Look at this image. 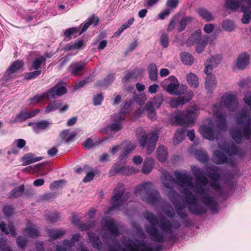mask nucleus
Returning <instances> with one entry per match:
<instances>
[{
    "instance_id": "obj_55",
    "label": "nucleus",
    "mask_w": 251,
    "mask_h": 251,
    "mask_svg": "<svg viewBox=\"0 0 251 251\" xmlns=\"http://www.w3.org/2000/svg\"><path fill=\"white\" fill-rule=\"evenodd\" d=\"M24 191V186L21 185L18 188L14 189L11 192V197L17 198L20 196Z\"/></svg>"
},
{
    "instance_id": "obj_42",
    "label": "nucleus",
    "mask_w": 251,
    "mask_h": 251,
    "mask_svg": "<svg viewBox=\"0 0 251 251\" xmlns=\"http://www.w3.org/2000/svg\"><path fill=\"white\" fill-rule=\"evenodd\" d=\"M146 109L147 111L149 117L154 120L156 118V113L154 109L153 106L151 102H148L146 104Z\"/></svg>"
},
{
    "instance_id": "obj_58",
    "label": "nucleus",
    "mask_w": 251,
    "mask_h": 251,
    "mask_svg": "<svg viewBox=\"0 0 251 251\" xmlns=\"http://www.w3.org/2000/svg\"><path fill=\"white\" fill-rule=\"evenodd\" d=\"M206 46V42L205 41H203L202 40H200L198 42V44L196 47V51L200 53H201L204 50L205 47Z\"/></svg>"
},
{
    "instance_id": "obj_48",
    "label": "nucleus",
    "mask_w": 251,
    "mask_h": 251,
    "mask_svg": "<svg viewBox=\"0 0 251 251\" xmlns=\"http://www.w3.org/2000/svg\"><path fill=\"white\" fill-rule=\"evenodd\" d=\"M100 142V140L98 141H94L92 139V138H89L83 142V145L86 149L89 150L99 144Z\"/></svg>"
},
{
    "instance_id": "obj_33",
    "label": "nucleus",
    "mask_w": 251,
    "mask_h": 251,
    "mask_svg": "<svg viewBox=\"0 0 251 251\" xmlns=\"http://www.w3.org/2000/svg\"><path fill=\"white\" fill-rule=\"evenodd\" d=\"M187 80L192 87L197 88L199 85V79L196 75L190 73L187 75Z\"/></svg>"
},
{
    "instance_id": "obj_9",
    "label": "nucleus",
    "mask_w": 251,
    "mask_h": 251,
    "mask_svg": "<svg viewBox=\"0 0 251 251\" xmlns=\"http://www.w3.org/2000/svg\"><path fill=\"white\" fill-rule=\"evenodd\" d=\"M137 139L142 147H147V151L151 154L154 150L156 143L158 139L157 133H152L151 134H147L145 131L137 132Z\"/></svg>"
},
{
    "instance_id": "obj_63",
    "label": "nucleus",
    "mask_w": 251,
    "mask_h": 251,
    "mask_svg": "<svg viewBox=\"0 0 251 251\" xmlns=\"http://www.w3.org/2000/svg\"><path fill=\"white\" fill-rule=\"evenodd\" d=\"M191 20L190 18H183L182 19L179 23V26L177 30L178 32H181L184 29L186 25V22L190 21Z\"/></svg>"
},
{
    "instance_id": "obj_21",
    "label": "nucleus",
    "mask_w": 251,
    "mask_h": 251,
    "mask_svg": "<svg viewBox=\"0 0 251 251\" xmlns=\"http://www.w3.org/2000/svg\"><path fill=\"white\" fill-rule=\"evenodd\" d=\"M39 112V110L37 109L29 112L22 111L16 116V117L14 118V122H23L26 120V119L35 116Z\"/></svg>"
},
{
    "instance_id": "obj_29",
    "label": "nucleus",
    "mask_w": 251,
    "mask_h": 251,
    "mask_svg": "<svg viewBox=\"0 0 251 251\" xmlns=\"http://www.w3.org/2000/svg\"><path fill=\"white\" fill-rule=\"evenodd\" d=\"M156 157L158 160L162 162L166 161L168 157L166 149L162 146H160L157 150Z\"/></svg>"
},
{
    "instance_id": "obj_20",
    "label": "nucleus",
    "mask_w": 251,
    "mask_h": 251,
    "mask_svg": "<svg viewBox=\"0 0 251 251\" xmlns=\"http://www.w3.org/2000/svg\"><path fill=\"white\" fill-rule=\"evenodd\" d=\"M250 61V56L246 52L240 54L238 57L236 66V67L240 70L245 69L248 65Z\"/></svg>"
},
{
    "instance_id": "obj_53",
    "label": "nucleus",
    "mask_w": 251,
    "mask_h": 251,
    "mask_svg": "<svg viewBox=\"0 0 251 251\" xmlns=\"http://www.w3.org/2000/svg\"><path fill=\"white\" fill-rule=\"evenodd\" d=\"M223 27L226 30L232 31L234 28V23L232 21L226 20L223 22L222 24Z\"/></svg>"
},
{
    "instance_id": "obj_27",
    "label": "nucleus",
    "mask_w": 251,
    "mask_h": 251,
    "mask_svg": "<svg viewBox=\"0 0 251 251\" xmlns=\"http://www.w3.org/2000/svg\"><path fill=\"white\" fill-rule=\"evenodd\" d=\"M84 46V41L82 40H78L73 43H70L65 46L64 49L66 51L71 50H80Z\"/></svg>"
},
{
    "instance_id": "obj_52",
    "label": "nucleus",
    "mask_w": 251,
    "mask_h": 251,
    "mask_svg": "<svg viewBox=\"0 0 251 251\" xmlns=\"http://www.w3.org/2000/svg\"><path fill=\"white\" fill-rule=\"evenodd\" d=\"M163 101V97L162 95H157L153 98L152 101H151L152 102V104L154 106L159 108L160 106L161 105Z\"/></svg>"
},
{
    "instance_id": "obj_39",
    "label": "nucleus",
    "mask_w": 251,
    "mask_h": 251,
    "mask_svg": "<svg viewBox=\"0 0 251 251\" xmlns=\"http://www.w3.org/2000/svg\"><path fill=\"white\" fill-rule=\"evenodd\" d=\"M149 73L150 78L153 81L157 79V68L155 64H151L149 67Z\"/></svg>"
},
{
    "instance_id": "obj_22",
    "label": "nucleus",
    "mask_w": 251,
    "mask_h": 251,
    "mask_svg": "<svg viewBox=\"0 0 251 251\" xmlns=\"http://www.w3.org/2000/svg\"><path fill=\"white\" fill-rule=\"evenodd\" d=\"M247 4V6H242L241 11L244 13V15L242 19L243 23L247 24L249 23L251 16V0H245Z\"/></svg>"
},
{
    "instance_id": "obj_5",
    "label": "nucleus",
    "mask_w": 251,
    "mask_h": 251,
    "mask_svg": "<svg viewBox=\"0 0 251 251\" xmlns=\"http://www.w3.org/2000/svg\"><path fill=\"white\" fill-rule=\"evenodd\" d=\"M134 193L140 196L141 199L151 205L158 204L160 197L154 185L151 182H147L136 186Z\"/></svg>"
},
{
    "instance_id": "obj_4",
    "label": "nucleus",
    "mask_w": 251,
    "mask_h": 251,
    "mask_svg": "<svg viewBox=\"0 0 251 251\" xmlns=\"http://www.w3.org/2000/svg\"><path fill=\"white\" fill-rule=\"evenodd\" d=\"M245 103L251 107V92H248L244 98ZM237 123L243 126V130L235 127L231 129L230 135L234 141L238 144L242 143L244 138L251 139V118L250 112L243 109L236 118Z\"/></svg>"
},
{
    "instance_id": "obj_16",
    "label": "nucleus",
    "mask_w": 251,
    "mask_h": 251,
    "mask_svg": "<svg viewBox=\"0 0 251 251\" xmlns=\"http://www.w3.org/2000/svg\"><path fill=\"white\" fill-rule=\"evenodd\" d=\"M213 161L216 164H221L224 163H227L231 166H234L235 162L232 157L227 158L223 152L220 151H216L214 152L213 156Z\"/></svg>"
},
{
    "instance_id": "obj_31",
    "label": "nucleus",
    "mask_w": 251,
    "mask_h": 251,
    "mask_svg": "<svg viewBox=\"0 0 251 251\" xmlns=\"http://www.w3.org/2000/svg\"><path fill=\"white\" fill-rule=\"evenodd\" d=\"M0 229L5 234H10L13 236H16V232L12 223L9 224L8 228L6 227V224L4 222H1L0 224Z\"/></svg>"
},
{
    "instance_id": "obj_18",
    "label": "nucleus",
    "mask_w": 251,
    "mask_h": 251,
    "mask_svg": "<svg viewBox=\"0 0 251 251\" xmlns=\"http://www.w3.org/2000/svg\"><path fill=\"white\" fill-rule=\"evenodd\" d=\"M207 76L205 78V88L207 93H212L217 86V82L215 76L210 72L206 74Z\"/></svg>"
},
{
    "instance_id": "obj_51",
    "label": "nucleus",
    "mask_w": 251,
    "mask_h": 251,
    "mask_svg": "<svg viewBox=\"0 0 251 251\" xmlns=\"http://www.w3.org/2000/svg\"><path fill=\"white\" fill-rule=\"evenodd\" d=\"M139 171V170L134 167H122V172L123 174L126 175H130L133 173H136Z\"/></svg>"
},
{
    "instance_id": "obj_38",
    "label": "nucleus",
    "mask_w": 251,
    "mask_h": 251,
    "mask_svg": "<svg viewBox=\"0 0 251 251\" xmlns=\"http://www.w3.org/2000/svg\"><path fill=\"white\" fill-rule=\"evenodd\" d=\"M46 58L44 56H41L36 58L32 62L31 67L29 68L30 70H35L36 71L39 70L41 66L43 63H45Z\"/></svg>"
},
{
    "instance_id": "obj_28",
    "label": "nucleus",
    "mask_w": 251,
    "mask_h": 251,
    "mask_svg": "<svg viewBox=\"0 0 251 251\" xmlns=\"http://www.w3.org/2000/svg\"><path fill=\"white\" fill-rule=\"evenodd\" d=\"M24 66V62L21 60H17L14 61L12 64L9 67L6 72V74L10 75L14 74L16 71L21 69Z\"/></svg>"
},
{
    "instance_id": "obj_62",
    "label": "nucleus",
    "mask_w": 251,
    "mask_h": 251,
    "mask_svg": "<svg viewBox=\"0 0 251 251\" xmlns=\"http://www.w3.org/2000/svg\"><path fill=\"white\" fill-rule=\"evenodd\" d=\"M6 239L1 238L0 239V248L2 251H11L9 247L6 246Z\"/></svg>"
},
{
    "instance_id": "obj_8",
    "label": "nucleus",
    "mask_w": 251,
    "mask_h": 251,
    "mask_svg": "<svg viewBox=\"0 0 251 251\" xmlns=\"http://www.w3.org/2000/svg\"><path fill=\"white\" fill-rule=\"evenodd\" d=\"M124 185L122 184H118L115 188L114 194L111 201L112 206L109 208L106 214L110 213L112 210L125 205L127 201H131V200H128V194H124Z\"/></svg>"
},
{
    "instance_id": "obj_3",
    "label": "nucleus",
    "mask_w": 251,
    "mask_h": 251,
    "mask_svg": "<svg viewBox=\"0 0 251 251\" xmlns=\"http://www.w3.org/2000/svg\"><path fill=\"white\" fill-rule=\"evenodd\" d=\"M238 105L236 96L231 93H225L221 98L219 103L214 104L212 107V112L216 118V125L219 130L225 131L226 129V109L229 111L236 110Z\"/></svg>"
},
{
    "instance_id": "obj_46",
    "label": "nucleus",
    "mask_w": 251,
    "mask_h": 251,
    "mask_svg": "<svg viewBox=\"0 0 251 251\" xmlns=\"http://www.w3.org/2000/svg\"><path fill=\"white\" fill-rule=\"evenodd\" d=\"M163 211L169 218H173L175 214L173 208L168 204L164 205Z\"/></svg>"
},
{
    "instance_id": "obj_36",
    "label": "nucleus",
    "mask_w": 251,
    "mask_h": 251,
    "mask_svg": "<svg viewBox=\"0 0 251 251\" xmlns=\"http://www.w3.org/2000/svg\"><path fill=\"white\" fill-rule=\"evenodd\" d=\"M201 30H197L189 37L186 43L188 46H191L195 42L201 40Z\"/></svg>"
},
{
    "instance_id": "obj_50",
    "label": "nucleus",
    "mask_w": 251,
    "mask_h": 251,
    "mask_svg": "<svg viewBox=\"0 0 251 251\" xmlns=\"http://www.w3.org/2000/svg\"><path fill=\"white\" fill-rule=\"evenodd\" d=\"M114 80V76L112 75H108L103 81L99 82L98 86L101 87H107Z\"/></svg>"
},
{
    "instance_id": "obj_45",
    "label": "nucleus",
    "mask_w": 251,
    "mask_h": 251,
    "mask_svg": "<svg viewBox=\"0 0 251 251\" xmlns=\"http://www.w3.org/2000/svg\"><path fill=\"white\" fill-rule=\"evenodd\" d=\"M196 158L201 162L205 163L208 161V156L207 153L201 150L197 151L195 153Z\"/></svg>"
},
{
    "instance_id": "obj_24",
    "label": "nucleus",
    "mask_w": 251,
    "mask_h": 251,
    "mask_svg": "<svg viewBox=\"0 0 251 251\" xmlns=\"http://www.w3.org/2000/svg\"><path fill=\"white\" fill-rule=\"evenodd\" d=\"M43 159L42 157H35L34 154L27 153L25 154L22 158L23 166H26L30 164L39 161Z\"/></svg>"
},
{
    "instance_id": "obj_2",
    "label": "nucleus",
    "mask_w": 251,
    "mask_h": 251,
    "mask_svg": "<svg viewBox=\"0 0 251 251\" xmlns=\"http://www.w3.org/2000/svg\"><path fill=\"white\" fill-rule=\"evenodd\" d=\"M145 217L151 225L146 227L147 232L152 237V240L158 242L163 241L164 237L163 235L158 233L155 227V226H158L162 230L167 234L169 238L171 240H173L175 236V230L180 226L179 223L176 221L171 223L164 217H161L158 220L156 217L151 212H147L145 214Z\"/></svg>"
},
{
    "instance_id": "obj_19",
    "label": "nucleus",
    "mask_w": 251,
    "mask_h": 251,
    "mask_svg": "<svg viewBox=\"0 0 251 251\" xmlns=\"http://www.w3.org/2000/svg\"><path fill=\"white\" fill-rule=\"evenodd\" d=\"M80 237L79 234H75L73 236L71 241L65 240L63 241L64 247L57 246L56 251H68L70 248L74 245L75 242L79 240Z\"/></svg>"
},
{
    "instance_id": "obj_60",
    "label": "nucleus",
    "mask_w": 251,
    "mask_h": 251,
    "mask_svg": "<svg viewBox=\"0 0 251 251\" xmlns=\"http://www.w3.org/2000/svg\"><path fill=\"white\" fill-rule=\"evenodd\" d=\"M2 211L4 215L7 217L12 215L13 212V208L12 205H6L3 207Z\"/></svg>"
},
{
    "instance_id": "obj_57",
    "label": "nucleus",
    "mask_w": 251,
    "mask_h": 251,
    "mask_svg": "<svg viewBox=\"0 0 251 251\" xmlns=\"http://www.w3.org/2000/svg\"><path fill=\"white\" fill-rule=\"evenodd\" d=\"M122 167L121 168L119 165L117 164H114L110 171V175L114 176L117 173H122Z\"/></svg>"
},
{
    "instance_id": "obj_30",
    "label": "nucleus",
    "mask_w": 251,
    "mask_h": 251,
    "mask_svg": "<svg viewBox=\"0 0 251 251\" xmlns=\"http://www.w3.org/2000/svg\"><path fill=\"white\" fill-rule=\"evenodd\" d=\"M185 132L186 129L184 128L177 130L174 136L173 144L176 145L182 141L184 139Z\"/></svg>"
},
{
    "instance_id": "obj_6",
    "label": "nucleus",
    "mask_w": 251,
    "mask_h": 251,
    "mask_svg": "<svg viewBox=\"0 0 251 251\" xmlns=\"http://www.w3.org/2000/svg\"><path fill=\"white\" fill-rule=\"evenodd\" d=\"M131 103V101L126 102L121 112L112 116V123L109 124L106 127L107 132L115 133L122 129L123 126L121 122L125 120L126 115L130 111Z\"/></svg>"
},
{
    "instance_id": "obj_35",
    "label": "nucleus",
    "mask_w": 251,
    "mask_h": 251,
    "mask_svg": "<svg viewBox=\"0 0 251 251\" xmlns=\"http://www.w3.org/2000/svg\"><path fill=\"white\" fill-rule=\"evenodd\" d=\"M99 22V19L97 17L92 16L90 18L88 19L86 22L84 23L81 31L79 33V35H81L83 32L85 31L90 25L94 24V25H96Z\"/></svg>"
},
{
    "instance_id": "obj_56",
    "label": "nucleus",
    "mask_w": 251,
    "mask_h": 251,
    "mask_svg": "<svg viewBox=\"0 0 251 251\" xmlns=\"http://www.w3.org/2000/svg\"><path fill=\"white\" fill-rule=\"evenodd\" d=\"M26 144V142L22 139H16L13 142V145L19 149L23 148Z\"/></svg>"
},
{
    "instance_id": "obj_26",
    "label": "nucleus",
    "mask_w": 251,
    "mask_h": 251,
    "mask_svg": "<svg viewBox=\"0 0 251 251\" xmlns=\"http://www.w3.org/2000/svg\"><path fill=\"white\" fill-rule=\"evenodd\" d=\"M154 160L153 158H147L142 166V172L145 174H148L152 170L154 167Z\"/></svg>"
},
{
    "instance_id": "obj_17",
    "label": "nucleus",
    "mask_w": 251,
    "mask_h": 251,
    "mask_svg": "<svg viewBox=\"0 0 251 251\" xmlns=\"http://www.w3.org/2000/svg\"><path fill=\"white\" fill-rule=\"evenodd\" d=\"M221 60V57L219 55L212 56L208 59L205 63L204 73L205 74H208L209 72L212 73V71L214 68H215L220 63Z\"/></svg>"
},
{
    "instance_id": "obj_47",
    "label": "nucleus",
    "mask_w": 251,
    "mask_h": 251,
    "mask_svg": "<svg viewBox=\"0 0 251 251\" xmlns=\"http://www.w3.org/2000/svg\"><path fill=\"white\" fill-rule=\"evenodd\" d=\"M198 13L200 16L207 21H211L213 19V17L211 14L204 9H200Z\"/></svg>"
},
{
    "instance_id": "obj_49",
    "label": "nucleus",
    "mask_w": 251,
    "mask_h": 251,
    "mask_svg": "<svg viewBox=\"0 0 251 251\" xmlns=\"http://www.w3.org/2000/svg\"><path fill=\"white\" fill-rule=\"evenodd\" d=\"M184 103L185 101H184L183 97H179L177 99H172L170 100V104L172 107H176L179 105L183 104Z\"/></svg>"
},
{
    "instance_id": "obj_40",
    "label": "nucleus",
    "mask_w": 251,
    "mask_h": 251,
    "mask_svg": "<svg viewBox=\"0 0 251 251\" xmlns=\"http://www.w3.org/2000/svg\"><path fill=\"white\" fill-rule=\"evenodd\" d=\"M90 241L92 243L94 247L99 249L101 244L99 238L94 233H89L88 234Z\"/></svg>"
},
{
    "instance_id": "obj_44",
    "label": "nucleus",
    "mask_w": 251,
    "mask_h": 251,
    "mask_svg": "<svg viewBox=\"0 0 251 251\" xmlns=\"http://www.w3.org/2000/svg\"><path fill=\"white\" fill-rule=\"evenodd\" d=\"M72 221L73 224L76 226H79L82 230L89 229L91 226L89 225L81 224L79 225L80 219L78 216L75 215L73 217Z\"/></svg>"
},
{
    "instance_id": "obj_41",
    "label": "nucleus",
    "mask_w": 251,
    "mask_h": 251,
    "mask_svg": "<svg viewBox=\"0 0 251 251\" xmlns=\"http://www.w3.org/2000/svg\"><path fill=\"white\" fill-rule=\"evenodd\" d=\"M48 233L52 239H56L63 236L65 231L63 230L51 229L48 230Z\"/></svg>"
},
{
    "instance_id": "obj_61",
    "label": "nucleus",
    "mask_w": 251,
    "mask_h": 251,
    "mask_svg": "<svg viewBox=\"0 0 251 251\" xmlns=\"http://www.w3.org/2000/svg\"><path fill=\"white\" fill-rule=\"evenodd\" d=\"M135 100L139 103V105H142L144 104L147 100L146 96L145 94H141L135 97Z\"/></svg>"
},
{
    "instance_id": "obj_64",
    "label": "nucleus",
    "mask_w": 251,
    "mask_h": 251,
    "mask_svg": "<svg viewBox=\"0 0 251 251\" xmlns=\"http://www.w3.org/2000/svg\"><path fill=\"white\" fill-rule=\"evenodd\" d=\"M137 70H133L131 72H128L126 73L123 79V81L124 82H126L127 80H128L130 78H135L137 77V75H135V72Z\"/></svg>"
},
{
    "instance_id": "obj_25",
    "label": "nucleus",
    "mask_w": 251,
    "mask_h": 251,
    "mask_svg": "<svg viewBox=\"0 0 251 251\" xmlns=\"http://www.w3.org/2000/svg\"><path fill=\"white\" fill-rule=\"evenodd\" d=\"M225 5L226 8L231 10H236L239 7L241 8L243 5V3L246 2L245 0H225Z\"/></svg>"
},
{
    "instance_id": "obj_54",
    "label": "nucleus",
    "mask_w": 251,
    "mask_h": 251,
    "mask_svg": "<svg viewBox=\"0 0 251 251\" xmlns=\"http://www.w3.org/2000/svg\"><path fill=\"white\" fill-rule=\"evenodd\" d=\"M159 41L161 45L165 48L169 45V37L167 34L163 33L160 37Z\"/></svg>"
},
{
    "instance_id": "obj_13",
    "label": "nucleus",
    "mask_w": 251,
    "mask_h": 251,
    "mask_svg": "<svg viewBox=\"0 0 251 251\" xmlns=\"http://www.w3.org/2000/svg\"><path fill=\"white\" fill-rule=\"evenodd\" d=\"M137 146L135 143H132L129 141H125L122 142L120 145L114 146L111 150V153L115 154L118 151L122 150V153L119 156V160L121 161L124 160Z\"/></svg>"
},
{
    "instance_id": "obj_23",
    "label": "nucleus",
    "mask_w": 251,
    "mask_h": 251,
    "mask_svg": "<svg viewBox=\"0 0 251 251\" xmlns=\"http://www.w3.org/2000/svg\"><path fill=\"white\" fill-rule=\"evenodd\" d=\"M85 64L83 63H74L70 65L71 74L75 76H79L83 74V70Z\"/></svg>"
},
{
    "instance_id": "obj_10",
    "label": "nucleus",
    "mask_w": 251,
    "mask_h": 251,
    "mask_svg": "<svg viewBox=\"0 0 251 251\" xmlns=\"http://www.w3.org/2000/svg\"><path fill=\"white\" fill-rule=\"evenodd\" d=\"M200 108L194 105L187 109L185 114H178L174 118L173 124L177 125L185 124L187 126L192 125L194 120L199 113Z\"/></svg>"
},
{
    "instance_id": "obj_43",
    "label": "nucleus",
    "mask_w": 251,
    "mask_h": 251,
    "mask_svg": "<svg viewBox=\"0 0 251 251\" xmlns=\"http://www.w3.org/2000/svg\"><path fill=\"white\" fill-rule=\"evenodd\" d=\"M61 105V103L60 102L58 101H54L53 102L49 104L46 107L45 109V112L46 113H49L50 112L54 111L58 109H59Z\"/></svg>"
},
{
    "instance_id": "obj_11",
    "label": "nucleus",
    "mask_w": 251,
    "mask_h": 251,
    "mask_svg": "<svg viewBox=\"0 0 251 251\" xmlns=\"http://www.w3.org/2000/svg\"><path fill=\"white\" fill-rule=\"evenodd\" d=\"M161 86L169 94L176 95L183 93L187 88L184 85L180 86L178 80L174 75L165 79L161 83Z\"/></svg>"
},
{
    "instance_id": "obj_37",
    "label": "nucleus",
    "mask_w": 251,
    "mask_h": 251,
    "mask_svg": "<svg viewBox=\"0 0 251 251\" xmlns=\"http://www.w3.org/2000/svg\"><path fill=\"white\" fill-rule=\"evenodd\" d=\"M181 61L187 65H191L194 62V58L189 53L184 52L180 54Z\"/></svg>"
},
{
    "instance_id": "obj_1",
    "label": "nucleus",
    "mask_w": 251,
    "mask_h": 251,
    "mask_svg": "<svg viewBox=\"0 0 251 251\" xmlns=\"http://www.w3.org/2000/svg\"><path fill=\"white\" fill-rule=\"evenodd\" d=\"M191 170L196 177L195 183H193L192 177L187 172L175 171L176 181L166 171H162L161 173L160 179L166 188L172 191L176 184L178 190L184 195L183 205L174 204L177 213L181 218L184 219L187 215L186 206L195 215L204 214L206 212L205 207L213 213L217 212L219 205L213 190L220 195L222 193V187L219 182L220 176L219 168L209 167L206 169V176L211 179L210 182L203 176V171L200 168L192 166Z\"/></svg>"
},
{
    "instance_id": "obj_15",
    "label": "nucleus",
    "mask_w": 251,
    "mask_h": 251,
    "mask_svg": "<svg viewBox=\"0 0 251 251\" xmlns=\"http://www.w3.org/2000/svg\"><path fill=\"white\" fill-rule=\"evenodd\" d=\"M219 147L223 152L230 156L234 154H238L239 156H242L243 155L238 147L233 143H224L223 145L219 143Z\"/></svg>"
},
{
    "instance_id": "obj_59",
    "label": "nucleus",
    "mask_w": 251,
    "mask_h": 251,
    "mask_svg": "<svg viewBox=\"0 0 251 251\" xmlns=\"http://www.w3.org/2000/svg\"><path fill=\"white\" fill-rule=\"evenodd\" d=\"M41 73V70H37L33 72L27 73L25 75V78L26 79H31L35 78L39 76Z\"/></svg>"
},
{
    "instance_id": "obj_12",
    "label": "nucleus",
    "mask_w": 251,
    "mask_h": 251,
    "mask_svg": "<svg viewBox=\"0 0 251 251\" xmlns=\"http://www.w3.org/2000/svg\"><path fill=\"white\" fill-rule=\"evenodd\" d=\"M102 228L105 231L103 236L104 242H108V239H113L119 234L118 228L112 218H104L102 221Z\"/></svg>"
},
{
    "instance_id": "obj_14",
    "label": "nucleus",
    "mask_w": 251,
    "mask_h": 251,
    "mask_svg": "<svg viewBox=\"0 0 251 251\" xmlns=\"http://www.w3.org/2000/svg\"><path fill=\"white\" fill-rule=\"evenodd\" d=\"M214 129L215 125L209 120L208 126L201 125L199 128V131L203 138L209 140H213L215 138Z\"/></svg>"
},
{
    "instance_id": "obj_34",
    "label": "nucleus",
    "mask_w": 251,
    "mask_h": 251,
    "mask_svg": "<svg viewBox=\"0 0 251 251\" xmlns=\"http://www.w3.org/2000/svg\"><path fill=\"white\" fill-rule=\"evenodd\" d=\"M24 233L30 237H37L39 235V232L34 225H28V227L25 229Z\"/></svg>"
},
{
    "instance_id": "obj_7",
    "label": "nucleus",
    "mask_w": 251,
    "mask_h": 251,
    "mask_svg": "<svg viewBox=\"0 0 251 251\" xmlns=\"http://www.w3.org/2000/svg\"><path fill=\"white\" fill-rule=\"evenodd\" d=\"M66 93V89L64 86L56 85L46 93L37 95L29 100L30 104H35L43 100L54 99Z\"/></svg>"
},
{
    "instance_id": "obj_32",
    "label": "nucleus",
    "mask_w": 251,
    "mask_h": 251,
    "mask_svg": "<svg viewBox=\"0 0 251 251\" xmlns=\"http://www.w3.org/2000/svg\"><path fill=\"white\" fill-rule=\"evenodd\" d=\"M49 125V122L43 120L34 124L32 128L35 132L39 133L41 130L46 129Z\"/></svg>"
}]
</instances>
